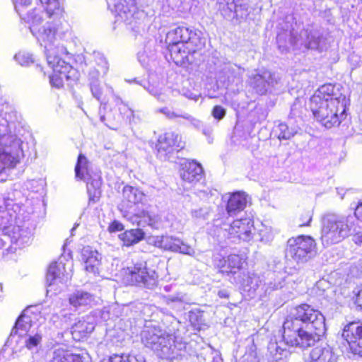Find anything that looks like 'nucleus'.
Instances as JSON below:
<instances>
[{
  "label": "nucleus",
  "mask_w": 362,
  "mask_h": 362,
  "mask_svg": "<svg viewBox=\"0 0 362 362\" xmlns=\"http://www.w3.org/2000/svg\"><path fill=\"white\" fill-rule=\"evenodd\" d=\"M339 357L329 346L313 349L306 362H339Z\"/></svg>",
  "instance_id": "nucleus-22"
},
{
  "label": "nucleus",
  "mask_w": 362,
  "mask_h": 362,
  "mask_svg": "<svg viewBox=\"0 0 362 362\" xmlns=\"http://www.w3.org/2000/svg\"><path fill=\"white\" fill-rule=\"evenodd\" d=\"M102 74V71L99 69H95L94 70L90 71L89 76L92 81L98 82L99 76Z\"/></svg>",
  "instance_id": "nucleus-56"
},
{
  "label": "nucleus",
  "mask_w": 362,
  "mask_h": 362,
  "mask_svg": "<svg viewBox=\"0 0 362 362\" xmlns=\"http://www.w3.org/2000/svg\"><path fill=\"white\" fill-rule=\"evenodd\" d=\"M124 229V226L122 223L117 221H114L108 228L110 232L121 231Z\"/></svg>",
  "instance_id": "nucleus-53"
},
{
  "label": "nucleus",
  "mask_w": 362,
  "mask_h": 362,
  "mask_svg": "<svg viewBox=\"0 0 362 362\" xmlns=\"http://www.w3.org/2000/svg\"><path fill=\"white\" fill-rule=\"evenodd\" d=\"M240 127L238 123L236 124L235 128H234V137H236L238 136H240Z\"/></svg>",
  "instance_id": "nucleus-60"
},
{
  "label": "nucleus",
  "mask_w": 362,
  "mask_h": 362,
  "mask_svg": "<svg viewBox=\"0 0 362 362\" xmlns=\"http://www.w3.org/2000/svg\"><path fill=\"white\" fill-rule=\"evenodd\" d=\"M268 349L274 361L280 360L286 352V349L279 346L277 343H271L269 345Z\"/></svg>",
  "instance_id": "nucleus-43"
},
{
  "label": "nucleus",
  "mask_w": 362,
  "mask_h": 362,
  "mask_svg": "<svg viewBox=\"0 0 362 362\" xmlns=\"http://www.w3.org/2000/svg\"><path fill=\"white\" fill-rule=\"evenodd\" d=\"M93 300V296L90 293L83 290H77L69 296L70 305L76 310L90 305Z\"/></svg>",
  "instance_id": "nucleus-28"
},
{
  "label": "nucleus",
  "mask_w": 362,
  "mask_h": 362,
  "mask_svg": "<svg viewBox=\"0 0 362 362\" xmlns=\"http://www.w3.org/2000/svg\"><path fill=\"white\" fill-rule=\"evenodd\" d=\"M255 349L250 346V362H260L261 354L259 351H257V347L254 345Z\"/></svg>",
  "instance_id": "nucleus-52"
},
{
  "label": "nucleus",
  "mask_w": 362,
  "mask_h": 362,
  "mask_svg": "<svg viewBox=\"0 0 362 362\" xmlns=\"http://www.w3.org/2000/svg\"><path fill=\"white\" fill-rule=\"evenodd\" d=\"M14 8L21 19L25 23L36 22L37 17L43 14V12L37 8L28 10L31 5V0H13Z\"/></svg>",
  "instance_id": "nucleus-23"
},
{
  "label": "nucleus",
  "mask_w": 362,
  "mask_h": 362,
  "mask_svg": "<svg viewBox=\"0 0 362 362\" xmlns=\"http://www.w3.org/2000/svg\"><path fill=\"white\" fill-rule=\"evenodd\" d=\"M182 95L187 98L197 101L200 97V95L196 93H193L190 90H182Z\"/></svg>",
  "instance_id": "nucleus-54"
},
{
  "label": "nucleus",
  "mask_w": 362,
  "mask_h": 362,
  "mask_svg": "<svg viewBox=\"0 0 362 362\" xmlns=\"http://www.w3.org/2000/svg\"><path fill=\"white\" fill-rule=\"evenodd\" d=\"M182 166L180 177L184 182L194 184L202 179L204 170L199 163L194 160L186 161Z\"/></svg>",
  "instance_id": "nucleus-20"
},
{
  "label": "nucleus",
  "mask_w": 362,
  "mask_h": 362,
  "mask_svg": "<svg viewBox=\"0 0 362 362\" xmlns=\"http://www.w3.org/2000/svg\"><path fill=\"white\" fill-rule=\"evenodd\" d=\"M305 110L303 103L299 100L296 99L291 107L290 114L288 118V122L290 124H299L303 121V114Z\"/></svg>",
  "instance_id": "nucleus-32"
},
{
  "label": "nucleus",
  "mask_w": 362,
  "mask_h": 362,
  "mask_svg": "<svg viewBox=\"0 0 362 362\" xmlns=\"http://www.w3.org/2000/svg\"><path fill=\"white\" fill-rule=\"evenodd\" d=\"M144 88L153 96L160 100L162 95V88L156 85H152L148 83V86L144 85Z\"/></svg>",
  "instance_id": "nucleus-47"
},
{
  "label": "nucleus",
  "mask_w": 362,
  "mask_h": 362,
  "mask_svg": "<svg viewBox=\"0 0 362 362\" xmlns=\"http://www.w3.org/2000/svg\"><path fill=\"white\" fill-rule=\"evenodd\" d=\"M14 123L0 117V173L15 167L24 158L23 141L12 133Z\"/></svg>",
  "instance_id": "nucleus-7"
},
{
  "label": "nucleus",
  "mask_w": 362,
  "mask_h": 362,
  "mask_svg": "<svg viewBox=\"0 0 362 362\" xmlns=\"http://www.w3.org/2000/svg\"><path fill=\"white\" fill-rule=\"evenodd\" d=\"M362 203L358 204L354 214L339 216L327 214L322 220L321 239L326 245L337 243L353 235L362 228Z\"/></svg>",
  "instance_id": "nucleus-4"
},
{
  "label": "nucleus",
  "mask_w": 362,
  "mask_h": 362,
  "mask_svg": "<svg viewBox=\"0 0 362 362\" xmlns=\"http://www.w3.org/2000/svg\"><path fill=\"white\" fill-rule=\"evenodd\" d=\"M8 240L6 237L4 236V238L0 237V250H1L6 245V241ZM11 241V239H9Z\"/></svg>",
  "instance_id": "nucleus-62"
},
{
  "label": "nucleus",
  "mask_w": 362,
  "mask_h": 362,
  "mask_svg": "<svg viewBox=\"0 0 362 362\" xmlns=\"http://www.w3.org/2000/svg\"><path fill=\"white\" fill-rule=\"evenodd\" d=\"M165 43L171 59L176 64L182 66L191 62V54L202 49L205 39L198 30L178 26L167 33Z\"/></svg>",
  "instance_id": "nucleus-3"
},
{
  "label": "nucleus",
  "mask_w": 362,
  "mask_h": 362,
  "mask_svg": "<svg viewBox=\"0 0 362 362\" xmlns=\"http://www.w3.org/2000/svg\"><path fill=\"white\" fill-rule=\"evenodd\" d=\"M270 285L273 289H278L283 287V282L279 281L277 284L274 283V284H272V283H270Z\"/></svg>",
  "instance_id": "nucleus-61"
},
{
  "label": "nucleus",
  "mask_w": 362,
  "mask_h": 362,
  "mask_svg": "<svg viewBox=\"0 0 362 362\" xmlns=\"http://www.w3.org/2000/svg\"><path fill=\"white\" fill-rule=\"evenodd\" d=\"M108 362H146V358L141 354L132 351L129 354L114 355Z\"/></svg>",
  "instance_id": "nucleus-36"
},
{
  "label": "nucleus",
  "mask_w": 362,
  "mask_h": 362,
  "mask_svg": "<svg viewBox=\"0 0 362 362\" xmlns=\"http://www.w3.org/2000/svg\"><path fill=\"white\" fill-rule=\"evenodd\" d=\"M226 111L225 108L221 105H216L214 107L211 115L217 120L222 119L226 115Z\"/></svg>",
  "instance_id": "nucleus-49"
},
{
  "label": "nucleus",
  "mask_w": 362,
  "mask_h": 362,
  "mask_svg": "<svg viewBox=\"0 0 362 362\" xmlns=\"http://www.w3.org/2000/svg\"><path fill=\"white\" fill-rule=\"evenodd\" d=\"M180 136L172 132L160 135L156 144L158 156L165 159L168 154L175 150L178 151V148H182L178 142Z\"/></svg>",
  "instance_id": "nucleus-19"
},
{
  "label": "nucleus",
  "mask_w": 362,
  "mask_h": 362,
  "mask_svg": "<svg viewBox=\"0 0 362 362\" xmlns=\"http://www.w3.org/2000/svg\"><path fill=\"white\" fill-rule=\"evenodd\" d=\"M43 14L37 17L36 22H30V30L33 35L36 37L41 46L45 47L46 57L48 54H58L62 52L64 47L55 45L56 34L59 29L60 19L54 20L51 18L45 23L42 27L40 25L43 21Z\"/></svg>",
  "instance_id": "nucleus-9"
},
{
  "label": "nucleus",
  "mask_w": 362,
  "mask_h": 362,
  "mask_svg": "<svg viewBox=\"0 0 362 362\" xmlns=\"http://www.w3.org/2000/svg\"><path fill=\"white\" fill-rule=\"evenodd\" d=\"M211 130L210 129H203V133L204 134H209L211 133Z\"/></svg>",
  "instance_id": "nucleus-64"
},
{
  "label": "nucleus",
  "mask_w": 362,
  "mask_h": 362,
  "mask_svg": "<svg viewBox=\"0 0 362 362\" xmlns=\"http://www.w3.org/2000/svg\"><path fill=\"white\" fill-rule=\"evenodd\" d=\"M130 306L131 308L135 307L136 308L139 310L140 312H143L146 308H148V305H144V303L140 302L136 303L135 304H131Z\"/></svg>",
  "instance_id": "nucleus-59"
},
{
  "label": "nucleus",
  "mask_w": 362,
  "mask_h": 362,
  "mask_svg": "<svg viewBox=\"0 0 362 362\" xmlns=\"http://www.w3.org/2000/svg\"><path fill=\"white\" fill-rule=\"evenodd\" d=\"M75 175L77 179L86 181L89 202L96 203L99 200L101 194V179L100 175L97 174L93 177H90L88 170V160L82 154H80L78 157L75 167Z\"/></svg>",
  "instance_id": "nucleus-14"
},
{
  "label": "nucleus",
  "mask_w": 362,
  "mask_h": 362,
  "mask_svg": "<svg viewBox=\"0 0 362 362\" xmlns=\"http://www.w3.org/2000/svg\"><path fill=\"white\" fill-rule=\"evenodd\" d=\"M90 86L93 96L99 100L102 96V90L99 83L95 81H91Z\"/></svg>",
  "instance_id": "nucleus-50"
},
{
  "label": "nucleus",
  "mask_w": 362,
  "mask_h": 362,
  "mask_svg": "<svg viewBox=\"0 0 362 362\" xmlns=\"http://www.w3.org/2000/svg\"><path fill=\"white\" fill-rule=\"evenodd\" d=\"M173 110V108L168 107H164L159 108L157 110V112L164 115L168 119H170L171 113H172Z\"/></svg>",
  "instance_id": "nucleus-55"
},
{
  "label": "nucleus",
  "mask_w": 362,
  "mask_h": 362,
  "mask_svg": "<svg viewBox=\"0 0 362 362\" xmlns=\"http://www.w3.org/2000/svg\"><path fill=\"white\" fill-rule=\"evenodd\" d=\"M279 77L269 71L262 70L250 78V87L258 95H264L279 81Z\"/></svg>",
  "instance_id": "nucleus-18"
},
{
  "label": "nucleus",
  "mask_w": 362,
  "mask_h": 362,
  "mask_svg": "<svg viewBox=\"0 0 362 362\" xmlns=\"http://www.w3.org/2000/svg\"><path fill=\"white\" fill-rule=\"evenodd\" d=\"M360 230H358L356 233H354L355 234L354 236L353 240L356 244L361 245L362 244V233H359Z\"/></svg>",
  "instance_id": "nucleus-58"
},
{
  "label": "nucleus",
  "mask_w": 362,
  "mask_h": 362,
  "mask_svg": "<svg viewBox=\"0 0 362 362\" xmlns=\"http://www.w3.org/2000/svg\"><path fill=\"white\" fill-rule=\"evenodd\" d=\"M95 58L98 66L96 69L100 70L103 74H106L108 71V63L105 58L100 53L95 54Z\"/></svg>",
  "instance_id": "nucleus-46"
},
{
  "label": "nucleus",
  "mask_w": 362,
  "mask_h": 362,
  "mask_svg": "<svg viewBox=\"0 0 362 362\" xmlns=\"http://www.w3.org/2000/svg\"><path fill=\"white\" fill-rule=\"evenodd\" d=\"M326 332L324 315L308 304L294 308L283 324L286 344L305 349L313 346Z\"/></svg>",
  "instance_id": "nucleus-1"
},
{
  "label": "nucleus",
  "mask_w": 362,
  "mask_h": 362,
  "mask_svg": "<svg viewBox=\"0 0 362 362\" xmlns=\"http://www.w3.org/2000/svg\"><path fill=\"white\" fill-rule=\"evenodd\" d=\"M32 324L31 320L29 316L21 315L17 320L15 327L11 331V334H18L20 336L26 335L28 333H31Z\"/></svg>",
  "instance_id": "nucleus-34"
},
{
  "label": "nucleus",
  "mask_w": 362,
  "mask_h": 362,
  "mask_svg": "<svg viewBox=\"0 0 362 362\" xmlns=\"http://www.w3.org/2000/svg\"><path fill=\"white\" fill-rule=\"evenodd\" d=\"M117 104L120 106L119 107V110L121 114H123L127 119L129 120V122H132V119L134 118V111L127 107L125 104L123 103L122 100L119 98H117Z\"/></svg>",
  "instance_id": "nucleus-44"
},
{
  "label": "nucleus",
  "mask_w": 362,
  "mask_h": 362,
  "mask_svg": "<svg viewBox=\"0 0 362 362\" xmlns=\"http://www.w3.org/2000/svg\"><path fill=\"white\" fill-rule=\"evenodd\" d=\"M154 246L164 250L179 252L182 254L193 255L194 249L183 243L180 239L172 236H155L152 239Z\"/></svg>",
  "instance_id": "nucleus-17"
},
{
  "label": "nucleus",
  "mask_w": 362,
  "mask_h": 362,
  "mask_svg": "<svg viewBox=\"0 0 362 362\" xmlns=\"http://www.w3.org/2000/svg\"><path fill=\"white\" fill-rule=\"evenodd\" d=\"M109 9L115 14L116 22L132 25L135 21L136 6L134 0H107Z\"/></svg>",
  "instance_id": "nucleus-15"
},
{
  "label": "nucleus",
  "mask_w": 362,
  "mask_h": 362,
  "mask_svg": "<svg viewBox=\"0 0 362 362\" xmlns=\"http://www.w3.org/2000/svg\"><path fill=\"white\" fill-rule=\"evenodd\" d=\"M178 119H183L197 128H199L202 125V122L199 120L194 118L191 115L180 110L173 109L171 113L170 119L176 120Z\"/></svg>",
  "instance_id": "nucleus-38"
},
{
  "label": "nucleus",
  "mask_w": 362,
  "mask_h": 362,
  "mask_svg": "<svg viewBox=\"0 0 362 362\" xmlns=\"http://www.w3.org/2000/svg\"><path fill=\"white\" fill-rule=\"evenodd\" d=\"M356 303L357 304L358 306L361 307L362 309V287L359 289V291L356 293Z\"/></svg>",
  "instance_id": "nucleus-57"
},
{
  "label": "nucleus",
  "mask_w": 362,
  "mask_h": 362,
  "mask_svg": "<svg viewBox=\"0 0 362 362\" xmlns=\"http://www.w3.org/2000/svg\"><path fill=\"white\" fill-rule=\"evenodd\" d=\"M71 265L69 266L66 269V264L62 261L55 262L52 263L48 269L46 280L47 287L49 288L47 292L52 290V287L59 284H66L71 278Z\"/></svg>",
  "instance_id": "nucleus-16"
},
{
  "label": "nucleus",
  "mask_w": 362,
  "mask_h": 362,
  "mask_svg": "<svg viewBox=\"0 0 362 362\" xmlns=\"http://www.w3.org/2000/svg\"><path fill=\"white\" fill-rule=\"evenodd\" d=\"M307 218H308L307 222H302V223H299V226L301 227V226H308V223L311 221L312 218H311V216H309V215L307 216Z\"/></svg>",
  "instance_id": "nucleus-63"
},
{
  "label": "nucleus",
  "mask_w": 362,
  "mask_h": 362,
  "mask_svg": "<svg viewBox=\"0 0 362 362\" xmlns=\"http://www.w3.org/2000/svg\"><path fill=\"white\" fill-rule=\"evenodd\" d=\"M249 219L247 218H239L235 220L230 225L233 232L235 233H249Z\"/></svg>",
  "instance_id": "nucleus-39"
},
{
  "label": "nucleus",
  "mask_w": 362,
  "mask_h": 362,
  "mask_svg": "<svg viewBox=\"0 0 362 362\" xmlns=\"http://www.w3.org/2000/svg\"><path fill=\"white\" fill-rule=\"evenodd\" d=\"M316 254V243L311 237L298 235L288 240L285 249V257L299 264H304L311 259Z\"/></svg>",
  "instance_id": "nucleus-11"
},
{
  "label": "nucleus",
  "mask_w": 362,
  "mask_h": 362,
  "mask_svg": "<svg viewBox=\"0 0 362 362\" xmlns=\"http://www.w3.org/2000/svg\"><path fill=\"white\" fill-rule=\"evenodd\" d=\"M47 61L53 70V74L49 76V83L52 87L62 88L64 79L68 81H75L78 79V71L62 59L58 54H48Z\"/></svg>",
  "instance_id": "nucleus-13"
},
{
  "label": "nucleus",
  "mask_w": 362,
  "mask_h": 362,
  "mask_svg": "<svg viewBox=\"0 0 362 362\" xmlns=\"http://www.w3.org/2000/svg\"><path fill=\"white\" fill-rule=\"evenodd\" d=\"M209 213V211L207 208L195 209L191 211L192 216L199 219H205Z\"/></svg>",
  "instance_id": "nucleus-48"
},
{
  "label": "nucleus",
  "mask_w": 362,
  "mask_h": 362,
  "mask_svg": "<svg viewBox=\"0 0 362 362\" xmlns=\"http://www.w3.org/2000/svg\"><path fill=\"white\" fill-rule=\"evenodd\" d=\"M88 320H79L72 326L71 332L75 340L80 341L94 330V323Z\"/></svg>",
  "instance_id": "nucleus-29"
},
{
  "label": "nucleus",
  "mask_w": 362,
  "mask_h": 362,
  "mask_svg": "<svg viewBox=\"0 0 362 362\" xmlns=\"http://www.w3.org/2000/svg\"><path fill=\"white\" fill-rule=\"evenodd\" d=\"M334 86L332 84H325L318 88L313 95L322 96L325 99L329 97H334Z\"/></svg>",
  "instance_id": "nucleus-42"
},
{
  "label": "nucleus",
  "mask_w": 362,
  "mask_h": 362,
  "mask_svg": "<svg viewBox=\"0 0 362 362\" xmlns=\"http://www.w3.org/2000/svg\"><path fill=\"white\" fill-rule=\"evenodd\" d=\"M262 277L255 273H253L252 276H250V288H252V284L253 285L252 288L255 290L258 288L262 284Z\"/></svg>",
  "instance_id": "nucleus-51"
},
{
  "label": "nucleus",
  "mask_w": 362,
  "mask_h": 362,
  "mask_svg": "<svg viewBox=\"0 0 362 362\" xmlns=\"http://www.w3.org/2000/svg\"><path fill=\"white\" fill-rule=\"evenodd\" d=\"M141 340L146 347L168 360H188L195 356L194 351L190 352V344L182 341L180 338L167 334L159 327H146L141 332Z\"/></svg>",
  "instance_id": "nucleus-2"
},
{
  "label": "nucleus",
  "mask_w": 362,
  "mask_h": 362,
  "mask_svg": "<svg viewBox=\"0 0 362 362\" xmlns=\"http://www.w3.org/2000/svg\"><path fill=\"white\" fill-rule=\"evenodd\" d=\"M165 302L167 305H170L173 303H188L189 299L187 295L182 292H178L173 295H168L164 297Z\"/></svg>",
  "instance_id": "nucleus-40"
},
{
  "label": "nucleus",
  "mask_w": 362,
  "mask_h": 362,
  "mask_svg": "<svg viewBox=\"0 0 362 362\" xmlns=\"http://www.w3.org/2000/svg\"><path fill=\"white\" fill-rule=\"evenodd\" d=\"M278 127L279 129V134L278 136L279 139H290L296 135L300 129L298 124H290L289 123H281Z\"/></svg>",
  "instance_id": "nucleus-37"
},
{
  "label": "nucleus",
  "mask_w": 362,
  "mask_h": 362,
  "mask_svg": "<svg viewBox=\"0 0 362 362\" xmlns=\"http://www.w3.org/2000/svg\"><path fill=\"white\" fill-rule=\"evenodd\" d=\"M122 197L119 209L127 221L141 227L148 226L154 229L161 227L162 221L159 215L136 207V205L143 204L146 199V195L141 190L127 185L123 188Z\"/></svg>",
  "instance_id": "nucleus-5"
},
{
  "label": "nucleus",
  "mask_w": 362,
  "mask_h": 362,
  "mask_svg": "<svg viewBox=\"0 0 362 362\" xmlns=\"http://www.w3.org/2000/svg\"><path fill=\"white\" fill-rule=\"evenodd\" d=\"M8 205V204L5 207L0 206V214H1L0 216L1 219L0 226L2 235L6 237L7 239H11L12 243L23 247L30 241L32 230L27 223H23V225H13L11 223L8 225L6 224L9 221L8 216L11 217V215L6 211Z\"/></svg>",
  "instance_id": "nucleus-12"
},
{
  "label": "nucleus",
  "mask_w": 362,
  "mask_h": 362,
  "mask_svg": "<svg viewBox=\"0 0 362 362\" xmlns=\"http://www.w3.org/2000/svg\"><path fill=\"white\" fill-rule=\"evenodd\" d=\"M250 235L256 241L268 243L272 240L274 233L272 227L268 226L259 221H252V230L250 229Z\"/></svg>",
  "instance_id": "nucleus-26"
},
{
  "label": "nucleus",
  "mask_w": 362,
  "mask_h": 362,
  "mask_svg": "<svg viewBox=\"0 0 362 362\" xmlns=\"http://www.w3.org/2000/svg\"><path fill=\"white\" fill-rule=\"evenodd\" d=\"M124 245L131 246L138 243L144 238V232L139 228L126 230L119 235Z\"/></svg>",
  "instance_id": "nucleus-31"
},
{
  "label": "nucleus",
  "mask_w": 362,
  "mask_h": 362,
  "mask_svg": "<svg viewBox=\"0 0 362 362\" xmlns=\"http://www.w3.org/2000/svg\"><path fill=\"white\" fill-rule=\"evenodd\" d=\"M45 5L48 18L61 19L64 13L62 0H40Z\"/></svg>",
  "instance_id": "nucleus-30"
},
{
  "label": "nucleus",
  "mask_w": 362,
  "mask_h": 362,
  "mask_svg": "<svg viewBox=\"0 0 362 362\" xmlns=\"http://www.w3.org/2000/svg\"><path fill=\"white\" fill-rule=\"evenodd\" d=\"M51 362H83L82 357L78 354H74L69 351L58 349L53 353Z\"/></svg>",
  "instance_id": "nucleus-33"
},
{
  "label": "nucleus",
  "mask_w": 362,
  "mask_h": 362,
  "mask_svg": "<svg viewBox=\"0 0 362 362\" xmlns=\"http://www.w3.org/2000/svg\"><path fill=\"white\" fill-rule=\"evenodd\" d=\"M347 105L344 95L329 97L313 95L310 100V108L316 119L325 127L331 128L338 125L344 118Z\"/></svg>",
  "instance_id": "nucleus-6"
},
{
  "label": "nucleus",
  "mask_w": 362,
  "mask_h": 362,
  "mask_svg": "<svg viewBox=\"0 0 362 362\" xmlns=\"http://www.w3.org/2000/svg\"><path fill=\"white\" fill-rule=\"evenodd\" d=\"M188 318L191 325L197 328H199L203 322L202 314L199 311H190Z\"/></svg>",
  "instance_id": "nucleus-45"
},
{
  "label": "nucleus",
  "mask_w": 362,
  "mask_h": 362,
  "mask_svg": "<svg viewBox=\"0 0 362 362\" xmlns=\"http://www.w3.org/2000/svg\"><path fill=\"white\" fill-rule=\"evenodd\" d=\"M276 41L280 49L284 52L290 47L293 49H322L323 37L319 31L313 29H305L297 35L293 31L289 33L284 32L279 33Z\"/></svg>",
  "instance_id": "nucleus-8"
},
{
  "label": "nucleus",
  "mask_w": 362,
  "mask_h": 362,
  "mask_svg": "<svg viewBox=\"0 0 362 362\" xmlns=\"http://www.w3.org/2000/svg\"><path fill=\"white\" fill-rule=\"evenodd\" d=\"M124 281L129 284L147 289L155 288L158 275L155 269L148 266L146 261H138L127 267L123 272Z\"/></svg>",
  "instance_id": "nucleus-10"
},
{
  "label": "nucleus",
  "mask_w": 362,
  "mask_h": 362,
  "mask_svg": "<svg viewBox=\"0 0 362 362\" xmlns=\"http://www.w3.org/2000/svg\"><path fill=\"white\" fill-rule=\"evenodd\" d=\"M245 262L238 255H230L228 256L227 259H220L217 264L218 267L220 269L221 273L235 274L242 267Z\"/></svg>",
  "instance_id": "nucleus-27"
},
{
  "label": "nucleus",
  "mask_w": 362,
  "mask_h": 362,
  "mask_svg": "<svg viewBox=\"0 0 362 362\" xmlns=\"http://www.w3.org/2000/svg\"><path fill=\"white\" fill-rule=\"evenodd\" d=\"M14 59L21 66H30L35 62L33 55L26 52H19L14 56Z\"/></svg>",
  "instance_id": "nucleus-41"
},
{
  "label": "nucleus",
  "mask_w": 362,
  "mask_h": 362,
  "mask_svg": "<svg viewBox=\"0 0 362 362\" xmlns=\"http://www.w3.org/2000/svg\"><path fill=\"white\" fill-rule=\"evenodd\" d=\"M246 194L237 192L231 194L225 195L223 198L227 199L226 210L230 216H234L243 211L247 203Z\"/></svg>",
  "instance_id": "nucleus-24"
},
{
  "label": "nucleus",
  "mask_w": 362,
  "mask_h": 362,
  "mask_svg": "<svg viewBox=\"0 0 362 362\" xmlns=\"http://www.w3.org/2000/svg\"><path fill=\"white\" fill-rule=\"evenodd\" d=\"M42 335L39 332H32L25 336V346L31 352H37L41 346Z\"/></svg>",
  "instance_id": "nucleus-35"
},
{
  "label": "nucleus",
  "mask_w": 362,
  "mask_h": 362,
  "mask_svg": "<svg viewBox=\"0 0 362 362\" xmlns=\"http://www.w3.org/2000/svg\"><path fill=\"white\" fill-rule=\"evenodd\" d=\"M219 9L221 15L226 19L235 17L247 18L249 15L245 5L237 4L233 0H225V2L220 3Z\"/></svg>",
  "instance_id": "nucleus-21"
},
{
  "label": "nucleus",
  "mask_w": 362,
  "mask_h": 362,
  "mask_svg": "<svg viewBox=\"0 0 362 362\" xmlns=\"http://www.w3.org/2000/svg\"><path fill=\"white\" fill-rule=\"evenodd\" d=\"M82 258L85 263V269L87 272L96 274L98 272V267L100 264L101 255L90 247H83Z\"/></svg>",
  "instance_id": "nucleus-25"
}]
</instances>
